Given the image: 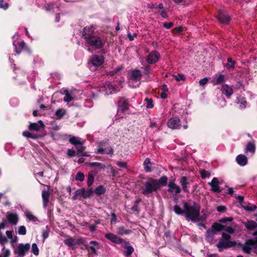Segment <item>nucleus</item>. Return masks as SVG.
I'll list each match as a JSON object with an SVG mask.
<instances>
[{
  "label": "nucleus",
  "instance_id": "32",
  "mask_svg": "<svg viewBox=\"0 0 257 257\" xmlns=\"http://www.w3.org/2000/svg\"><path fill=\"white\" fill-rule=\"evenodd\" d=\"M144 170L146 172H151L152 171V163L149 158H146L143 163Z\"/></svg>",
  "mask_w": 257,
  "mask_h": 257
},
{
  "label": "nucleus",
  "instance_id": "9",
  "mask_svg": "<svg viewBox=\"0 0 257 257\" xmlns=\"http://www.w3.org/2000/svg\"><path fill=\"white\" fill-rule=\"evenodd\" d=\"M108 139L103 140L99 142L98 143V147H99V148H98L97 150L96 153L97 154H109L111 156L113 155V153H114V150L111 147H110L108 149V152H106V153L105 152V151L106 150V149H103L102 148L103 147H105V145L108 144Z\"/></svg>",
  "mask_w": 257,
  "mask_h": 257
},
{
  "label": "nucleus",
  "instance_id": "39",
  "mask_svg": "<svg viewBox=\"0 0 257 257\" xmlns=\"http://www.w3.org/2000/svg\"><path fill=\"white\" fill-rule=\"evenodd\" d=\"M66 113L65 110L59 108L55 112V115L57 119H61Z\"/></svg>",
  "mask_w": 257,
  "mask_h": 257
},
{
  "label": "nucleus",
  "instance_id": "26",
  "mask_svg": "<svg viewBox=\"0 0 257 257\" xmlns=\"http://www.w3.org/2000/svg\"><path fill=\"white\" fill-rule=\"evenodd\" d=\"M236 161L237 163L241 166H244L247 163V157L245 155L242 154H240L236 157Z\"/></svg>",
  "mask_w": 257,
  "mask_h": 257
},
{
  "label": "nucleus",
  "instance_id": "18",
  "mask_svg": "<svg viewBox=\"0 0 257 257\" xmlns=\"http://www.w3.org/2000/svg\"><path fill=\"white\" fill-rule=\"evenodd\" d=\"M226 77L222 74H219L218 76H216L212 80V83L213 85H217L220 84H225L224 83L226 82Z\"/></svg>",
  "mask_w": 257,
  "mask_h": 257
},
{
  "label": "nucleus",
  "instance_id": "11",
  "mask_svg": "<svg viewBox=\"0 0 257 257\" xmlns=\"http://www.w3.org/2000/svg\"><path fill=\"white\" fill-rule=\"evenodd\" d=\"M160 53L157 51H152L146 57V61L149 64H153L157 63L160 59Z\"/></svg>",
  "mask_w": 257,
  "mask_h": 257
},
{
  "label": "nucleus",
  "instance_id": "45",
  "mask_svg": "<svg viewBox=\"0 0 257 257\" xmlns=\"http://www.w3.org/2000/svg\"><path fill=\"white\" fill-rule=\"evenodd\" d=\"M126 250L124 252L123 254L125 256H130L134 251V248L132 246L126 248Z\"/></svg>",
  "mask_w": 257,
  "mask_h": 257
},
{
  "label": "nucleus",
  "instance_id": "41",
  "mask_svg": "<svg viewBox=\"0 0 257 257\" xmlns=\"http://www.w3.org/2000/svg\"><path fill=\"white\" fill-rule=\"evenodd\" d=\"M69 142L73 145L77 146L78 144H81V142L77 138L75 137H72L69 140Z\"/></svg>",
  "mask_w": 257,
  "mask_h": 257
},
{
  "label": "nucleus",
  "instance_id": "43",
  "mask_svg": "<svg viewBox=\"0 0 257 257\" xmlns=\"http://www.w3.org/2000/svg\"><path fill=\"white\" fill-rule=\"evenodd\" d=\"M32 251L33 253L36 255L38 256L39 254V249L38 247L37 244L34 243L32 245Z\"/></svg>",
  "mask_w": 257,
  "mask_h": 257
},
{
  "label": "nucleus",
  "instance_id": "49",
  "mask_svg": "<svg viewBox=\"0 0 257 257\" xmlns=\"http://www.w3.org/2000/svg\"><path fill=\"white\" fill-rule=\"evenodd\" d=\"M174 77L177 81H180V80H185V77L183 74H178L177 75H173Z\"/></svg>",
  "mask_w": 257,
  "mask_h": 257
},
{
  "label": "nucleus",
  "instance_id": "50",
  "mask_svg": "<svg viewBox=\"0 0 257 257\" xmlns=\"http://www.w3.org/2000/svg\"><path fill=\"white\" fill-rule=\"evenodd\" d=\"M233 220L232 217H223L219 220V222L222 223H225L227 221L231 222Z\"/></svg>",
  "mask_w": 257,
  "mask_h": 257
},
{
  "label": "nucleus",
  "instance_id": "25",
  "mask_svg": "<svg viewBox=\"0 0 257 257\" xmlns=\"http://www.w3.org/2000/svg\"><path fill=\"white\" fill-rule=\"evenodd\" d=\"M180 183L182 186L183 191L186 193L189 192V182L186 176H183L180 179Z\"/></svg>",
  "mask_w": 257,
  "mask_h": 257
},
{
  "label": "nucleus",
  "instance_id": "55",
  "mask_svg": "<svg viewBox=\"0 0 257 257\" xmlns=\"http://www.w3.org/2000/svg\"><path fill=\"white\" fill-rule=\"evenodd\" d=\"M8 242V240L5 236L2 235L0 237V243L2 245L4 246Z\"/></svg>",
  "mask_w": 257,
  "mask_h": 257
},
{
  "label": "nucleus",
  "instance_id": "23",
  "mask_svg": "<svg viewBox=\"0 0 257 257\" xmlns=\"http://www.w3.org/2000/svg\"><path fill=\"white\" fill-rule=\"evenodd\" d=\"M50 192L48 190L44 189L42 192V197L43 200V206L45 208L49 202Z\"/></svg>",
  "mask_w": 257,
  "mask_h": 257
},
{
  "label": "nucleus",
  "instance_id": "22",
  "mask_svg": "<svg viewBox=\"0 0 257 257\" xmlns=\"http://www.w3.org/2000/svg\"><path fill=\"white\" fill-rule=\"evenodd\" d=\"M101 246L99 242L96 241H91L89 244V249L92 251V253L97 255V249L101 248Z\"/></svg>",
  "mask_w": 257,
  "mask_h": 257
},
{
  "label": "nucleus",
  "instance_id": "53",
  "mask_svg": "<svg viewBox=\"0 0 257 257\" xmlns=\"http://www.w3.org/2000/svg\"><path fill=\"white\" fill-rule=\"evenodd\" d=\"M223 230L227 231L230 234H233L235 232V229L233 228L231 226H226L225 225Z\"/></svg>",
  "mask_w": 257,
  "mask_h": 257
},
{
  "label": "nucleus",
  "instance_id": "2",
  "mask_svg": "<svg viewBox=\"0 0 257 257\" xmlns=\"http://www.w3.org/2000/svg\"><path fill=\"white\" fill-rule=\"evenodd\" d=\"M184 209L179 205L174 206V211L177 215H184L186 220H190L196 222L201 220L200 217V206L199 204L193 202V205H189L187 202H183Z\"/></svg>",
  "mask_w": 257,
  "mask_h": 257
},
{
  "label": "nucleus",
  "instance_id": "52",
  "mask_svg": "<svg viewBox=\"0 0 257 257\" xmlns=\"http://www.w3.org/2000/svg\"><path fill=\"white\" fill-rule=\"evenodd\" d=\"M18 233L21 235H25L26 234V229L25 226H20L18 229Z\"/></svg>",
  "mask_w": 257,
  "mask_h": 257
},
{
  "label": "nucleus",
  "instance_id": "29",
  "mask_svg": "<svg viewBox=\"0 0 257 257\" xmlns=\"http://www.w3.org/2000/svg\"><path fill=\"white\" fill-rule=\"evenodd\" d=\"M245 227L249 230H252L257 228V223L253 220H247L243 223Z\"/></svg>",
  "mask_w": 257,
  "mask_h": 257
},
{
  "label": "nucleus",
  "instance_id": "46",
  "mask_svg": "<svg viewBox=\"0 0 257 257\" xmlns=\"http://www.w3.org/2000/svg\"><path fill=\"white\" fill-rule=\"evenodd\" d=\"M242 207L246 211H252L254 210L256 208V206L255 205H251L250 206H242Z\"/></svg>",
  "mask_w": 257,
  "mask_h": 257
},
{
  "label": "nucleus",
  "instance_id": "14",
  "mask_svg": "<svg viewBox=\"0 0 257 257\" xmlns=\"http://www.w3.org/2000/svg\"><path fill=\"white\" fill-rule=\"evenodd\" d=\"M221 91L227 98H230L233 93V90L231 86L228 84H223L221 86Z\"/></svg>",
  "mask_w": 257,
  "mask_h": 257
},
{
  "label": "nucleus",
  "instance_id": "58",
  "mask_svg": "<svg viewBox=\"0 0 257 257\" xmlns=\"http://www.w3.org/2000/svg\"><path fill=\"white\" fill-rule=\"evenodd\" d=\"M9 7V4L7 3L4 4V0H0V8L7 10Z\"/></svg>",
  "mask_w": 257,
  "mask_h": 257
},
{
  "label": "nucleus",
  "instance_id": "24",
  "mask_svg": "<svg viewBox=\"0 0 257 257\" xmlns=\"http://www.w3.org/2000/svg\"><path fill=\"white\" fill-rule=\"evenodd\" d=\"M104 88H105V93L107 95L112 94L115 92V88L113 85L109 82H106L104 85Z\"/></svg>",
  "mask_w": 257,
  "mask_h": 257
},
{
  "label": "nucleus",
  "instance_id": "7",
  "mask_svg": "<svg viewBox=\"0 0 257 257\" xmlns=\"http://www.w3.org/2000/svg\"><path fill=\"white\" fill-rule=\"evenodd\" d=\"M216 246L218 248L219 251L221 252L224 249L237 246V242L235 241H223L222 239H220Z\"/></svg>",
  "mask_w": 257,
  "mask_h": 257
},
{
  "label": "nucleus",
  "instance_id": "16",
  "mask_svg": "<svg viewBox=\"0 0 257 257\" xmlns=\"http://www.w3.org/2000/svg\"><path fill=\"white\" fill-rule=\"evenodd\" d=\"M45 125L43 121L41 120H39L38 122L31 123L29 129L30 131H40L42 129H44Z\"/></svg>",
  "mask_w": 257,
  "mask_h": 257
},
{
  "label": "nucleus",
  "instance_id": "10",
  "mask_svg": "<svg viewBox=\"0 0 257 257\" xmlns=\"http://www.w3.org/2000/svg\"><path fill=\"white\" fill-rule=\"evenodd\" d=\"M30 248V243H20L17 248L15 250V253L18 254L20 257H23L25 255L26 252H28Z\"/></svg>",
  "mask_w": 257,
  "mask_h": 257
},
{
  "label": "nucleus",
  "instance_id": "33",
  "mask_svg": "<svg viewBox=\"0 0 257 257\" xmlns=\"http://www.w3.org/2000/svg\"><path fill=\"white\" fill-rule=\"evenodd\" d=\"M96 173H95L93 171H90L88 173L87 184L88 187H90L92 185L94 182V175Z\"/></svg>",
  "mask_w": 257,
  "mask_h": 257
},
{
  "label": "nucleus",
  "instance_id": "13",
  "mask_svg": "<svg viewBox=\"0 0 257 257\" xmlns=\"http://www.w3.org/2000/svg\"><path fill=\"white\" fill-rule=\"evenodd\" d=\"M222 181H219L218 179L216 177H214L210 182L208 183L211 187V191L215 193H220V189L219 188V185H221Z\"/></svg>",
  "mask_w": 257,
  "mask_h": 257
},
{
  "label": "nucleus",
  "instance_id": "27",
  "mask_svg": "<svg viewBox=\"0 0 257 257\" xmlns=\"http://www.w3.org/2000/svg\"><path fill=\"white\" fill-rule=\"evenodd\" d=\"M255 144L254 143V141L253 140V142H247L245 149V152H250L251 153H254L255 151Z\"/></svg>",
  "mask_w": 257,
  "mask_h": 257
},
{
  "label": "nucleus",
  "instance_id": "19",
  "mask_svg": "<svg viewBox=\"0 0 257 257\" xmlns=\"http://www.w3.org/2000/svg\"><path fill=\"white\" fill-rule=\"evenodd\" d=\"M168 186L169 188L168 189V192L169 193L179 194L181 192L180 187L173 181L169 182Z\"/></svg>",
  "mask_w": 257,
  "mask_h": 257
},
{
  "label": "nucleus",
  "instance_id": "3",
  "mask_svg": "<svg viewBox=\"0 0 257 257\" xmlns=\"http://www.w3.org/2000/svg\"><path fill=\"white\" fill-rule=\"evenodd\" d=\"M167 183L168 177L166 176H163L158 180L149 177L146 181L142 182V194L149 197L153 193L160 190L161 186H166Z\"/></svg>",
  "mask_w": 257,
  "mask_h": 257
},
{
  "label": "nucleus",
  "instance_id": "28",
  "mask_svg": "<svg viewBox=\"0 0 257 257\" xmlns=\"http://www.w3.org/2000/svg\"><path fill=\"white\" fill-rule=\"evenodd\" d=\"M236 102L239 105V107L241 109L246 108L247 104L246 98L244 97H238L236 100Z\"/></svg>",
  "mask_w": 257,
  "mask_h": 257
},
{
  "label": "nucleus",
  "instance_id": "12",
  "mask_svg": "<svg viewBox=\"0 0 257 257\" xmlns=\"http://www.w3.org/2000/svg\"><path fill=\"white\" fill-rule=\"evenodd\" d=\"M181 120L178 117H173L168 120L167 126L170 128L175 130L180 128Z\"/></svg>",
  "mask_w": 257,
  "mask_h": 257
},
{
  "label": "nucleus",
  "instance_id": "57",
  "mask_svg": "<svg viewBox=\"0 0 257 257\" xmlns=\"http://www.w3.org/2000/svg\"><path fill=\"white\" fill-rule=\"evenodd\" d=\"M216 210L219 212H224L226 211L227 208L225 206L220 205L216 207Z\"/></svg>",
  "mask_w": 257,
  "mask_h": 257
},
{
  "label": "nucleus",
  "instance_id": "60",
  "mask_svg": "<svg viewBox=\"0 0 257 257\" xmlns=\"http://www.w3.org/2000/svg\"><path fill=\"white\" fill-rule=\"evenodd\" d=\"M67 155L69 157H72L75 155H76V153H75V151L71 150V149H68L67 150Z\"/></svg>",
  "mask_w": 257,
  "mask_h": 257
},
{
  "label": "nucleus",
  "instance_id": "30",
  "mask_svg": "<svg viewBox=\"0 0 257 257\" xmlns=\"http://www.w3.org/2000/svg\"><path fill=\"white\" fill-rule=\"evenodd\" d=\"M142 76V74L140 70L135 69L132 71L131 77L133 80L136 81L140 80L141 79Z\"/></svg>",
  "mask_w": 257,
  "mask_h": 257
},
{
  "label": "nucleus",
  "instance_id": "35",
  "mask_svg": "<svg viewBox=\"0 0 257 257\" xmlns=\"http://www.w3.org/2000/svg\"><path fill=\"white\" fill-rule=\"evenodd\" d=\"M132 231L128 229L125 228L123 226H119L117 228V233L119 235L130 234Z\"/></svg>",
  "mask_w": 257,
  "mask_h": 257
},
{
  "label": "nucleus",
  "instance_id": "61",
  "mask_svg": "<svg viewBox=\"0 0 257 257\" xmlns=\"http://www.w3.org/2000/svg\"><path fill=\"white\" fill-rule=\"evenodd\" d=\"M78 146L77 153H82L85 149V147L83 146V144L81 142V144H78Z\"/></svg>",
  "mask_w": 257,
  "mask_h": 257
},
{
  "label": "nucleus",
  "instance_id": "48",
  "mask_svg": "<svg viewBox=\"0 0 257 257\" xmlns=\"http://www.w3.org/2000/svg\"><path fill=\"white\" fill-rule=\"evenodd\" d=\"M93 192L94 191H92V189H89L87 190L85 189L84 198L87 199L89 198L92 195Z\"/></svg>",
  "mask_w": 257,
  "mask_h": 257
},
{
  "label": "nucleus",
  "instance_id": "17",
  "mask_svg": "<svg viewBox=\"0 0 257 257\" xmlns=\"http://www.w3.org/2000/svg\"><path fill=\"white\" fill-rule=\"evenodd\" d=\"M104 236L107 239L116 244H120L123 242L121 238L112 233H106L105 234Z\"/></svg>",
  "mask_w": 257,
  "mask_h": 257
},
{
  "label": "nucleus",
  "instance_id": "20",
  "mask_svg": "<svg viewBox=\"0 0 257 257\" xmlns=\"http://www.w3.org/2000/svg\"><path fill=\"white\" fill-rule=\"evenodd\" d=\"M6 217L9 222L13 225H16L18 223V216L17 214L8 212L7 213Z\"/></svg>",
  "mask_w": 257,
  "mask_h": 257
},
{
  "label": "nucleus",
  "instance_id": "34",
  "mask_svg": "<svg viewBox=\"0 0 257 257\" xmlns=\"http://www.w3.org/2000/svg\"><path fill=\"white\" fill-rule=\"evenodd\" d=\"M64 242L65 245L71 247L73 249L75 248V246L76 245V240L72 237H70L65 239Z\"/></svg>",
  "mask_w": 257,
  "mask_h": 257
},
{
  "label": "nucleus",
  "instance_id": "40",
  "mask_svg": "<svg viewBox=\"0 0 257 257\" xmlns=\"http://www.w3.org/2000/svg\"><path fill=\"white\" fill-rule=\"evenodd\" d=\"M64 92L65 94V96L63 100L65 102H69L73 100V97L69 93L68 90H65Z\"/></svg>",
  "mask_w": 257,
  "mask_h": 257
},
{
  "label": "nucleus",
  "instance_id": "44",
  "mask_svg": "<svg viewBox=\"0 0 257 257\" xmlns=\"http://www.w3.org/2000/svg\"><path fill=\"white\" fill-rule=\"evenodd\" d=\"M145 100L147 102L146 107L147 108H153L154 107L153 101L152 98H145Z\"/></svg>",
  "mask_w": 257,
  "mask_h": 257
},
{
  "label": "nucleus",
  "instance_id": "15",
  "mask_svg": "<svg viewBox=\"0 0 257 257\" xmlns=\"http://www.w3.org/2000/svg\"><path fill=\"white\" fill-rule=\"evenodd\" d=\"M104 60V57L103 56L94 55L90 60V62L94 66H99L101 65Z\"/></svg>",
  "mask_w": 257,
  "mask_h": 257
},
{
  "label": "nucleus",
  "instance_id": "1",
  "mask_svg": "<svg viewBox=\"0 0 257 257\" xmlns=\"http://www.w3.org/2000/svg\"><path fill=\"white\" fill-rule=\"evenodd\" d=\"M82 38L85 40L87 46L95 49H101L106 43V39L97 31H95L93 26H86L83 28Z\"/></svg>",
  "mask_w": 257,
  "mask_h": 257
},
{
  "label": "nucleus",
  "instance_id": "64",
  "mask_svg": "<svg viewBox=\"0 0 257 257\" xmlns=\"http://www.w3.org/2000/svg\"><path fill=\"white\" fill-rule=\"evenodd\" d=\"M208 78L207 77H205L203 79H201L200 81H199V84L201 85V86H204V85H205L207 82H208Z\"/></svg>",
  "mask_w": 257,
  "mask_h": 257
},
{
  "label": "nucleus",
  "instance_id": "62",
  "mask_svg": "<svg viewBox=\"0 0 257 257\" xmlns=\"http://www.w3.org/2000/svg\"><path fill=\"white\" fill-rule=\"evenodd\" d=\"M173 22H169V23H167V22H165L164 24H163V27L166 29H170L171 28H172L173 26Z\"/></svg>",
  "mask_w": 257,
  "mask_h": 257
},
{
  "label": "nucleus",
  "instance_id": "42",
  "mask_svg": "<svg viewBox=\"0 0 257 257\" xmlns=\"http://www.w3.org/2000/svg\"><path fill=\"white\" fill-rule=\"evenodd\" d=\"M84 174L81 172H78L75 177L76 181H83L84 180Z\"/></svg>",
  "mask_w": 257,
  "mask_h": 257
},
{
  "label": "nucleus",
  "instance_id": "63",
  "mask_svg": "<svg viewBox=\"0 0 257 257\" xmlns=\"http://www.w3.org/2000/svg\"><path fill=\"white\" fill-rule=\"evenodd\" d=\"M123 242H121V244H122V246L124 248H126L129 247L130 246H132L131 244L128 242V241H126L122 239Z\"/></svg>",
  "mask_w": 257,
  "mask_h": 257
},
{
  "label": "nucleus",
  "instance_id": "59",
  "mask_svg": "<svg viewBox=\"0 0 257 257\" xmlns=\"http://www.w3.org/2000/svg\"><path fill=\"white\" fill-rule=\"evenodd\" d=\"M144 73L145 74H149L152 71V69L151 68V67L149 65H148L146 66L144 68Z\"/></svg>",
  "mask_w": 257,
  "mask_h": 257
},
{
  "label": "nucleus",
  "instance_id": "8",
  "mask_svg": "<svg viewBox=\"0 0 257 257\" xmlns=\"http://www.w3.org/2000/svg\"><path fill=\"white\" fill-rule=\"evenodd\" d=\"M216 18L220 23L224 25H227L231 20L230 16L222 10L218 11Z\"/></svg>",
  "mask_w": 257,
  "mask_h": 257
},
{
  "label": "nucleus",
  "instance_id": "47",
  "mask_svg": "<svg viewBox=\"0 0 257 257\" xmlns=\"http://www.w3.org/2000/svg\"><path fill=\"white\" fill-rule=\"evenodd\" d=\"M183 31V28L181 26L175 27L172 30V33L175 35L176 34H180Z\"/></svg>",
  "mask_w": 257,
  "mask_h": 257
},
{
  "label": "nucleus",
  "instance_id": "36",
  "mask_svg": "<svg viewBox=\"0 0 257 257\" xmlns=\"http://www.w3.org/2000/svg\"><path fill=\"white\" fill-rule=\"evenodd\" d=\"M105 192L106 189L103 186V185H102L98 186L94 191V193H95L98 196H100L102 194H104Z\"/></svg>",
  "mask_w": 257,
  "mask_h": 257
},
{
  "label": "nucleus",
  "instance_id": "4",
  "mask_svg": "<svg viewBox=\"0 0 257 257\" xmlns=\"http://www.w3.org/2000/svg\"><path fill=\"white\" fill-rule=\"evenodd\" d=\"M224 225L219 222H215L213 223L211 228L207 230L205 233V239L210 244L213 243L214 237L217 232L223 230Z\"/></svg>",
  "mask_w": 257,
  "mask_h": 257
},
{
  "label": "nucleus",
  "instance_id": "5",
  "mask_svg": "<svg viewBox=\"0 0 257 257\" xmlns=\"http://www.w3.org/2000/svg\"><path fill=\"white\" fill-rule=\"evenodd\" d=\"M131 104L129 103V100L127 98L123 96H119L117 98V115L122 118L123 114L127 111Z\"/></svg>",
  "mask_w": 257,
  "mask_h": 257
},
{
  "label": "nucleus",
  "instance_id": "21",
  "mask_svg": "<svg viewBox=\"0 0 257 257\" xmlns=\"http://www.w3.org/2000/svg\"><path fill=\"white\" fill-rule=\"evenodd\" d=\"M13 45L15 46V52L18 54H20L23 50L26 49V44L24 41L18 42L17 43L14 42Z\"/></svg>",
  "mask_w": 257,
  "mask_h": 257
},
{
  "label": "nucleus",
  "instance_id": "51",
  "mask_svg": "<svg viewBox=\"0 0 257 257\" xmlns=\"http://www.w3.org/2000/svg\"><path fill=\"white\" fill-rule=\"evenodd\" d=\"M200 176L202 179H205L209 176L208 172L205 170H202L200 171Z\"/></svg>",
  "mask_w": 257,
  "mask_h": 257
},
{
  "label": "nucleus",
  "instance_id": "54",
  "mask_svg": "<svg viewBox=\"0 0 257 257\" xmlns=\"http://www.w3.org/2000/svg\"><path fill=\"white\" fill-rule=\"evenodd\" d=\"M230 238H231V236L229 234H228L225 232L222 233V239H223V241L230 240Z\"/></svg>",
  "mask_w": 257,
  "mask_h": 257
},
{
  "label": "nucleus",
  "instance_id": "56",
  "mask_svg": "<svg viewBox=\"0 0 257 257\" xmlns=\"http://www.w3.org/2000/svg\"><path fill=\"white\" fill-rule=\"evenodd\" d=\"M26 216H27V218L31 221H33L35 222L37 220L36 217L34 215L31 214V213H27L26 214Z\"/></svg>",
  "mask_w": 257,
  "mask_h": 257
},
{
  "label": "nucleus",
  "instance_id": "31",
  "mask_svg": "<svg viewBox=\"0 0 257 257\" xmlns=\"http://www.w3.org/2000/svg\"><path fill=\"white\" fill-rule=\"evenodd\" d=\"M85 193V188L77 189L75 192L74 195L72 196V199L74 200H77L79 198H83Z\"/></svg>",
  "mask_w": 257,
  "mask_h": 257
},
{
  "label": "nucleus",
  "instance_id": "38",
  "mask_svg": "<svg viewBox=\"0 0 257 257\" xmlns=\"http://www.w3.org/2000/svg\"><path fill=\"white\" fill-rule=\"evenodd\" d=\"M86 164L90 167H97L103 169L106 168V166L105 165L99 162H90L89 163H86Z\"/></svg>",
  "mask_w": 257,
  "mask_h": 257
},
{
  "label": "nucleus",
  "instance_id": "37",
  "mask_svg": "<svg viewBox=\"0 0 257 257\" xmlns=\"http://www.w3.org/2000/svg\"><path fill=\"white\" fill-rule=\"evenodd\" d=\"M227 63L224 64V66L227 69H234L235 67V61L233 60L231 58L228 57L227 59Z\"/></svg>",
  "mask_w": 257,
  "mask_h": 257
},
{
  "label": "nucleus",
  "instance_id": "6",
  "mask_svg": "<svg viewBox=\"0 0 257 257\" xmlns=\"http://www.w3.org/2000/svg\"><path fill=\"white\" fill-rule=\"evenodd\" d=\"M237 246L241 247L243 251L247 254H250L252 248L257 249L255 238L254 239H249L246 240L244 244L238 242Z\"/></svg>",
  "mask_w": 257,
  "mask_h": 257
}]
</instances>
